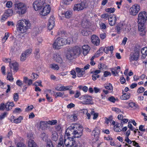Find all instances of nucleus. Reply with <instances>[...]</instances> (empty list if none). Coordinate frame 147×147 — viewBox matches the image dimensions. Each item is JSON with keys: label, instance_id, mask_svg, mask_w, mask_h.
Returning a JSON list of instances; mask_svg holds the SVG:
<instances>
[{"label": "nucleus", "instance_id": "nucleus-1", "mask_svg": "<svg viewBox=\"0 0 147 147\" xmlns=\"http://www.w3.org/2000/svg\"><path fill=\"white\" fill-rule=\"evenodd\" d=\"M83 128L78 124H72L66 130L64 136L62 138L64 143L67 147H73L76 144L73 138L80 137L82 135Z\"/></svg>", "mask_w": 147, "mask_h": 147}, {"label": "nucleus", "instance_id": "nucleus-2", "mask_svg": "<svg viewBox=\"0 0 147 147\" xmlns=\"http://www.w3.org/2000/svg\"><path fill=\"white\" fill-rule=\"evenodd\" d=\"M30 24L28 20L24 19L19 20L16 26L17 30L19 32L24 33L30 28Z\"/></svg>", "mask_w": 147, "mask_h": 147}, {"label": "nucleus", "instance_id": "nucleus-3", "mask_svg": "<svg viewBox=\"0 0 147 147\" xmlns=\"http://www.w3.org/2000/svg\"><path fill=\"white\" fill-rule=\"evenodd\" d=\"M72 40V38L70 37L67 39L59 37L55 40L53 46L55 49H59L61 46L67 44H69Z\"/></svg>", "mask_w": 147, "mask_h": 147}, {"label": "nucleus", "instance_id": "nucleus-4", "mask_svg": "<svg viewBox=\"0 0 147 147\" xmlns=\"http://www.w3.org/2000/svg\"><path fill=\"white\" fill-rule=\"evenodd\" d=\"M81 51V48L78 46H76L69 50L66 55L67 59L69 60L73 59L76 55H79Z\"/></svg>", "mask_w": 147, "mask_h": 147}, {"label": "nucleus", "instance_id": "nucleus-5", "mask_svg": "<svg viewBox=\"0 0 147 147\" xmlns=\"http://www.w3.org/2000/svg\"><path fill=\"white\" fill-rule=\"evenodd\" d=\"M27 9L26 5L23 3H19L15 4V10L17 13L22 15L25 13Z\"/></svg>", "mask_w": 147, "mask_h": 147}, {"label": "nucleus", "instance_id": "nucleus-6", "mask_svg": "<svg viewBox=\"0 0 147 147\" xmlns=\"http://www.w3.org/2000/svg\"><path fill=\"white\" fill-rule=\"evenodd\" d=\"M82 101L81 103L83 105L92 104V99L91 96L87 95L82 96L80 98Z\"/></svg>", "mask_w": 147, "mask_h": 147}, {"label": "nucleus", "instance_id": "nucleus-7", "mask_svg": "<svg viewBox=\"0 0 147 147\" xmlns=\"http://www.w3.org/2000/svg\"><path fill=\"white\" fill-rule=\"evenodd\" d=\"M46 4L44 0H36L33 3V6L35 10L38 11L41 9Z\"/></svg>", "mask_w": 147, "mask_h": 147}, {"label": "nucleus", "instance_id": "nucleus-8", "mask_svg": "<svg viewBox=\"0 0 147 147\" xmlns=\"http://www.w3.org/2000/svg\"><path fill=\"white\" fill-rule=\"evenodd\" d=\"M87 7V5L86 2L83 1L80 3L75 4L73 9L74 11H80L86 8Z\"/></svg>", "mask_w": 147, "mask_h": 147}, {"label": "nucleus", "instance_id": "nucleus-9", "mask_svg": "<svg viewBox=\"0 0 147 147\" xmlns=\"http://www.w3.org/2000/svg\"><path fill=\"white\" fill-rule=\"evenodd\" d=\"M140 5L138 4H136L132 5L129 9L130 15L133 16L136 15L140 10Z\"/></svg>", "mask_w": 147, "mask_h": 147}, {"label": "nucleus", "instance_id": "nucleus-10", "mask_svg": "<svg viewBox=\"0 0 147 147\" xmlns=\"http://www.w3.org/2000/svg\"><path fill=\"white\" fill-rule=\"evenodd\" d=\"M138 22H146L147 20V13L145 11L140 12L138 15Z\"/></svg>", "mask_w": 147, "mask_h": 147}, {"label": "nucleus", "instance_id": "nucleus-11", "mask_svg": "<svg viewBox=\"0 0 147 147\" xmlns=\"http://www.w3.org/2000/svg\"><path fill=\"white\" fill-rule=\"evenodd\" d=\"M14 106V104L13 102H7L6 105L4 103H1L0 105V110H3L5 108L7 111H9L12 109V107Z\"/></svg>", "mask_w": 147, "mask_h": 147}, {"label": "nucleus", "instance_id": "nucleus-12", "mask_svg": "<svg viewBox=\"0 0 147 147\" xmlns=\"http://www.w3.org/2000/svg\"><path fill=\"white\" fill-rule=\"evenodd\" d=\"M43 7L40 12V14L42 16H45L47 15L50 12L51 7L49 5H45Z\"/></svg>", "mask_w": 147, "mask_h": 147}, {"label": "nucleus", "instance_id": "nucleus-13", "mask_svg": "<svg viewBox=\"0 0 147 147\" xmlns=\"http://www.w3.org/2000/svg\"><path fill=\"white\" fill-rule=\"evenodd\" d=\"M53 59L55 61L60 63L62 65H63L64 64L61 55L57 53L54 55Z\"/></svg>", "mask_w": 147, "mask_h": 147}, {"label": "nucleus", "instance_id": "nucleus-14", "mask_svg": "<svg viewBox=\"0 0 147 147\" xmlns=\"http://www.w3.org/2000/svg\"><path fill=\"white\" fill-rule=\"evenodd\" d=\"M27 137L30 139L28 141V146L29 147H37L36 143L32 139L33 138V136L32 134H28Z\"/></svg>", "mask_w": 147, "mask_h": 147}, {"label": "nucleus", "instance_id": "nucleus-15", "mask_svg": "<svg viewBox=\"0 0 147 147\" xmlns=\"http://www.w3.org/2000/svg\"><path fill=\"white\" fill-rule=\"evenodd\" d=\"M55 26L54 18L53 16H51L49 20L48 24V28L50 30H51Z\"/></svg>", "mask_w": 147, "mask_h": 147}, {"label": "nucleus", "instance_id": "nucleus-16", "mask_svg": "<svg viewBox=\"0 0 147 147\" xmlns=\"http://www.w3.org/2000/svg\"><path fill=\"white\" fill-rule=\"evenodd\" d=\"M139 57V53L136 51L134 53H131L130 55L129 60L131 62L132 61H137Z\"/></svg>", "mask_w": 147, "mask_h": 147}, {"label": "nucleus", "instance_id": "nucleus-17", "mask_svg": "<svg viewBox=\"0 0 147 147\" xmlns=\"http://www.w3.org/2000/svg\"><path fill=\"white\" fill-rule=\"evenodd\" d=\"M100 132L99 129L97 128H95L92 132V135L93 136L95 140V141H97L99 137Z\"/></svg>", "mask_w": 147, "mask_h": 147}, {"label": "nucleus", "instance_id": "nucleus-18", "mask_svg": "<svg viewBox=\"0 0 147 147\" xmlns=\"http://www.w3.org/2000/svg\"><path fill=\"white\" fill-rule=\"evenodd\" d=\"M92 42L93 44L96 46H98L100 42L99 38L96 35H93L91 37Z\"/></svg>", "mask_w": 147, "mask_h": 147}, {"label": "nucleus", "instance_id": "nucleus-19", "mask_svg": "<svg viewBox=\"0 0 147 147\" xmlns=\"http://www.w3.org/2000/svg\"><path fill=\"white\" fill-rule=\"evenodd\" d=\"M76 72L77 73V76L79 77H80L83 76L84 74V70L83 68L76 67Z\"/></svg>", "mask_w": 147, "mask_h": 147}, {"label": "nucleus", "instance_id": "nucleus-20", "mask_svg": "<svg viewBox=\"0 0 147 147\" xmlns=\"http://www.w3.org/2000/svg\"><path fill=\"white\" fill-rule=\"evenodd\" d=\"M109 23L111 26H113L115 25L116 21L117 19L115 16L114 15L110 16L109 18Z\"/></svg>", "mask_w": 147, "mask_h": 147}, {"label": "nucleus", "instance_id": "nucleus-21", "mask_svg": "<svg viewBox=\"0 0 147 147\" xmlns=\"http://www.w3.org/2000/svg\"><path fill=\"white\" fill-rule=\"evenodd\" d=\"M9 67L11 69H12L14 71L16 72L18 69V64L16 62H11L9 63Z\"/></svg>", "mask_w": 147, "mask_h": 147}, {"label": "nucleus", "instance_id": "nucleus-22", "mask_svg": "<svg viewBox=\"0 0 147 147\" xmlns=\"http://www.w3.org/2000/svg\"><path fill=\"white\" fill-rule=\"evenodd\" d=\"M83 50V54L84 55H86L90 50V47L87 45H84L82 47Z\"/></svg>", "mask_w": 147, "mask_h": 147}, {"label": "nucleus", "instance_id": "nucleus-23", "mask_svg": "<svg viewBox=\"0 0 147 147\" xmlns=\"http://www.w3.org/2000/svg\"><path fill=\"white\" fill-rule=\"evenodd\" d=\"M47 121H40L39 125V128L43 130H45L47 127Z\"/></svg>", "mask_w": 147, "mask_h": 147}, {"label": "nucleus", "instance_id": "nucleus-24", "mask_svg": "<svg viewBox=\"0 0 147 147\" xmlns=\"http://www.w3.org/2000/svg\"><path fill=\"white\" fill-rule=\"evenodd\" d=\"M23 82L24 83L27 84V86H28L32 84V80L28 79L27 77H24Z\"/></svg>", "mask_w": 147, "mask_h": 147}, {"label": "nucleus", "instance_id": "nucleus-25", "mask_svg": "<svg viewBox=\"0 0 147 147\" xmlns=\"http://www.w3.org/2000/svg\"><path fill=\"white\" fill-rule=\"evenodd\" d=\"M40 137L41 139L45 142L48 141V136L45 133H42L40 135Z\"/></svg>", "mask_w": 147, "mask_h": 147}, {"label": "nucleus", "instance_id": "nucleus-26", "mask_svg": "<svg viewBox=\"0 0 147 147\" xmlns=\"http://www.w3.org/2000/svg\"><path fill=\"white\" fill-rule=\"evenodd\" d=\"M58 136L57 133L55 131H53L52 133L51 139L55 141H56L58 140Z\"/></svg>", "mask_w": 147, "mask_h": 147}, {"label": "nucleus", "instance_id": "nucleus-27", "mask_svg": "<svg viewBox=\"0 0 147 147\" xmlns=\"http://www.w3.org/2000/svg\"><path fill=\"white\" fill-rule=\"evenodd\" d=\"M138 30L139 31H143L145 28V27L144 25V23L145 22H138Z\"/></svg>", "mask_w": 147, "mask_h": 147}, {"label": "nucleus", "instance_id": "nucleus-28", "mask_svg": "<svg viewBox=\"0 0 147 147\" xmlns=\"http://www.w3.org/2000/svg\"><path fill=\"white\" fill-rule=\"evenodd\" d=\"M130 94L127 93L126 94H124L121 96L120 98L122 100H127L128 99L130 98Z\"/></svg>", "mask_w": 147, "mask_h": 147}, {"label": "nucleus", "instance_id": "nucleus-29", "mask_svg": "<svg viewBox=\"0 0 147 147\" xmlns=\"http://www.w3.org/2000/svg\"><path fill=\"white\" fill-rule=\"evenodd\" d=\"M7 78V80L10 82L13 81V78L12 71L11 70H10V71L8 72Z\"/></svg>", "mask_w": 147, "mask_h": 147}, {"label": "nucleus", "instance_id": "nucleus-30", "mask_svg": "<svg viewBox=\"0 0 147 147\" xmlns=\"http://www.w3.org/2000/svg\"><path fill=\"white\" fill-rule=\"evenodd\" d=\"M105 88L109 90V91L112 92L113 90V87L112 84L110 83L107 84L106 86H105Z\"/></svg>", "mask_w": 147, "mask_h": 147}, {"label": "nucleus", "instance_id": "nucleus-31", "mask_svg": "<svg viewBox=\"0 0 147 147\" xmlns=\"http://www.w3.org/2000/svg\"><path fill=\"white\" fill-rule=\"evenodd\" d=\"M90 25V22L86 20L85 21L83 20L82 22V25L84 28H87Z\"/></svg>", "mask_w": 147, "mask_h": 147}, {"label": "nucleus", "instance_id": "nucleus-32", "mask_svg": "<svg viewBox=\"0 0 147 147\" xmlns=\"http://www.w3.org/2000/svg\"><path fill=\"white\" fill-rule=\"evenodd\" d=\"M72 89V86H61V91H64L65 90H70Z\"/></svg>", "mask_w": 147, "mask_h": 147}, {"label": "nucleus", "instance_id": "nucleus-33", "mask_svg": "<svg viewBox=\"0 0 147 147\" xmlns=\"http://www.w3.org/2000/svg\"><path fill=\"white\" fill-rule=\"evenodd\" d=\"M13 11L11 9H8L6 10L5 14L7 16H12L13 14Z\"/></svg>", "mask_w": 147, "mask_h": 147}, {"label": "nucleus", "instance_id": "nucleus-34", "mask_svg": "<svg viewBox=\"0 0 147 147\" xmlns=\"http://www.w3.org/2000/svg\"><path fill=\"white\" fill-rule=\"evenodd\" d=\"M49 67L53 69L58 70L59 67L57 64H51L50 65Z\"/></svg>", "mask_w": 147, "mask_h": 147}, {"label": "nucleus", "instance_id": "nucleus-35", "mask_svg": "<svg viewBox=\"0 0 147 147\" xmlns=\"http://www.w3.org/2000/svg\"><path fill=\"white\" fill-rule=\"evenodd\" d=\"M60 142L58 143L57 147H63L64 143L63 140L61 136L59 138Z\"/></svg>", "mask_w": 147, "mask_h": 147}, {"label": "nucleus", "instance_id": "nucleus-36", "mask_svg": "<svg viewBox=\"0 0 147 147\" xmlns=\"http://www.w3.org/2000/svg\"><path fill=\"white\" fill-rule=\"evenodd\" d=\"M120 127L119 123L117 124L116 125H115L114 127V130L117 132H120L121 131V130L119 128Z\"/></svg>", "mask_w": 147, "mask_h": 147}, {"label": "nucleus", "instance_id": "nucleus-37", "mask_svg": "<svg viewBox=\"0 0 147 147\" xmlns=\"http://www.w3.org/2000/svg\"><path fill=\"white\" fill-rule=\"evenodd\" d=\"M65 16L67 18H70L71 17L72 15V13L70 11H67L64 13Z\"/></svg>", "mask_w": 147, "mask_h": 147}, {"label": "nucleus", "instance_id": "nucleus-38", "mask_svg": "<svg viewBox=\"0 0 147 147\" xmlns=\"http://www.w3.org/2000/svg\"><path fill=\"white\" fill-rule=\"evenodd\" d=\"M122 24H120L116 27L115 29L117 30V32L118 34L121 33V30L122 29Z\"/></svg>", "mask_w": 147, "mask_h": 147}, {"label": "nucleus", "instance_id": "nucleus-39", "mask_svg": "<svg viewBox=\"0 0 147 147\" xmlns=\"http://www.w3.org/2000/svg\"><path fill=\"white\" fill-rule=\"evenodd\" d=\"M141 53L143 55L145 56L147 55V48L144 47L141 50Z\"/></svg>", "mask_w": 147, "mask_h": 147}, {"label": "nucleus", "instance_id": "nucleus-40", "mask_svg": "<svg viewBox=\"0 0 147 147\" xmlns=\"http://www.w3.org/2000/svg\"><path fill=\"white\" fill-rule=\"evenodd\" d=\"M23 119V117L20 116L18 118L14 120H13V122L16 123H19L21 122V121Z\"/></svg>", "mask_w": 147, "mask_h": 147}, {"label": "nucleus", "instance_id": "nucleus-41", "mask_svg": "<svg viewBox=\"0 0 147 147\" xmlns=\"http://www.w3.org/2000/svg\"><path fill=\"white\" fill-rule=\"evenodd\" d=\"M28 57L26 56V55H25V53H22V54L20 57V60L21 61H24Z\"/></svg>", "mask_w": 147, "mask_h": 147}, {"label": "nucleus", "instance_id": "nucleus-42", "mask_svg": "<svg viewBox=\"0 0 147 147\" xmlns=\"http://www.w3.org/2000/svg\"><path fill=\"white\" fill-rule=\"evenodd\" d=\"M47 124L51 125H54L57 123V121L56 120H52L51 121H47Z\"/></svg>", "mask_w": 147, "mask_h": 147}, {"label": "nucleus", "instance_id": "nucleus-43", "mask_svg": "<svg viewBox=\"0 0 147 147\" xmlns=\"http://www.w3.org/2000/svg\"><path fill=\"white\" fill-rule=\"evenodd\" d=\"M129 106L130 107L133 108L134 109L137 108L138 106L133 102H130L129 104Z\"/></svg>", "mask_w": 147, "mask_h": 147}, {"label": "nucleus", "instance_id": "nucleus-44", "mask_svg": "<svg viewBox=\"0 0 147 147\" xmlns=\"http://www.w3.org/2000/svg\"><path fill=\"white\" fill-rule=\"evenodd\" d=\"M32 52V50L31 49H28L25 51L24 53H25V55L28 57L31 53Z\"/></svg>", "mask_w": 147, "mask_h": 147}, {"label": "nucleus", "instance_id": "nucleus-45", "mask_svg": "<svg viewBox=\"0 0 147 147\" xmlns=\"http://www.w3.org/2000/svg\"><path fill=\"white\" fill-rule=\"evenodd\" d=\"M115 10V9L114 8H110L107 9L105 11L109 13H113Z\"/></svg>", "mask_w": 147, "mask_h": 147}, {"label": "nucleus", "instance_id": "nucleus-46", "mask_svg": "<svg viewBox=\"0 0 147 147\" xmlns=\"http://www.w3.org/2000/svg\"><path fill=\"white\" fill-rule=\"evenodd\" d=\"M64 93L63 92H59L55 93V96L56 97H62L64 95Z\"/></svg>", "mask_w": 147, "mask_h": 147}, {"label": "nucleus", "instance_id": "nucleus-47", "mask_svg": "<svg viewBox=\"0 0 147 147\" xmlns=\"http://www.w3.org/2000/svg\"><path fill=\"white\" fill-rule=\"evenodd\" d=\"M47 147H54L52 144L51 141L49 140L48 141H47Z\"/></svg>", "mask_w": 147, "mask_h": 147}, {"label": "nucleus", "instance_id": "nucleus-48", "mask_svg": "<svg viewBox=\"0 0 147 147\" xmlns=\"http://www.w3.org/2000/svg\"><path fill=\"white\" fill-rule=\"evenodd\" d=\"M89 32H90L89 31L88 32L85 29L82 30L81 31L82 34L84 36H87L88 35Z\"/></svg>", "mask_w": 147, "mask_h": 147}, {"label": "nucleus", "instance_id": "nucleus-49", "mask_svg": "<svg viewBox=\"0 0 147 147\" xmlns=\"http://www.w3.org/2000/svg\"><path fill=\"white\" fill-rule=\"evenodd\" d=\"M9 33L8 32L5 33V35L3 38H2V40L4 41V42H5L6 40L7 39L8 37H9Z\"/></svg>", "mask_w": 147, "mask_h": 147}, {"label": "nucleus", "instance_id": "nucleus-50", "mask_svg": "<svg viewBox=\"0 0 147 147\" xmlns=\"http://www.w3.org/2000/svg\"><path fill=\"white\" fill-rule=\"evenodd\" d=\"M34 108V107L32 105L28 106L25 109L26 112H29L32 110Z\"/></svg>", "mask_w": 147, "mask_h": 147}, {"label": "nucleus", "instance_id": "nucleus-51", "mask_svg": "<svg viewBox=\"0 0 147 147\" xmlns=\"http://www.w3.org/2000/svg\"><path fill=\"white\" fill-rule=\"evenodd\" d=\"M19 98V95L17 93H15L13 95V99L14 101L17 102L18 99Z\"/></svg>", "mask_w": 147, "mask_h": 147}, {"label": "nucleus", "instance_id": "nucleus-52", "mask_svg": "<svg viewBox=\"0 0 147 147\" xmlns=\"http://www.w3.org/2000/svg\"><path fill=\"white\" fill-rule=\"evenodd\" d=\"M17 147H26V146L22 142H19L17 144Z\"/></svg>", "mask_w": 147, "mask_h": 147}, {"label": "nucleus", "instance_id": "nucleus-53", "mask_svg": "<svg viewBox=\"0 0 147 147\" xmlns=\"http://www.w3.org/2000/svg\"><path fill=\"white\" fill-rule=\"evenodd\" d=\"M144 91V88L143 87H140L137 90V92L139 93H142Z\"/></svg>", "mask_w": 147, "mask_h": 147}, {"label": "nucleus", "instance_id": "nucleus-54", "mask_svg": "<svg viewBox=\"0 0 147 147\" xmlns=\"http://www.w3.org/2000/svg\"><path fill=\"white\" fill-rule=\"evenodd\" d=\"M6 6L8 8H11L12 7V3L11 1H8L6 3Z\"/></svg>", "mask_w": 147, "mask_h": 147}, {"label": "nucleus", "instance_id": "nucleus-55", "mask_svg": "<svg viewBox=\"0 0 147 147\" xmlns=\"http://www.w3.org/2000/svg\"><path fill=\"white\" fill-rule=\"evenodd\" d=\"M104 51V48L103 47H101L100 48L99 50L96 53L98 55H99L101 53H102Z\"/></svg>", "mask_w": 147, "mask_h": 147}, {"label": "nucleus", "instance_id": "nucleus-56", "mask_svg": "<svg viewBox=\"0 0 147 147\" xmlns=\"http://www.w3.org/2000/svg\"><path fill=\"white\" fill-rule=\"evenodd\" d=\"M112 111L116 112V113H119L120 112H121L120 109H119L118 108H116V107L112 108Z\"/></svg>", "mask_w": 147, "mask_h": 147}, {"label": "nucleus", "instance_id": "nucleus-57", "mask_svg": "<svg viewBox=\"0 0 147 147\" xmlns=\"http://www.w3.org/2000/svg\"><path fill=\"white\" fill-rule=\"evenodd\" d=\"M41 81L39 80L38 82H35L34 84L36 86H40L42 87V86L41 84Z\"/></svg>", "mask_w": 147, "mask_h": 147}, {"label": "nucleus", "instance_id": "nucleus-58", "mask_svg": "<svg viewBox=\"0 0 147 147\" xmlns=\"http://www.w3.org/2000/svg\"><path fill=\"white\" fill-rule=\"evenodd\" d=\"M16 83L17 85L20 87H21L22 85L23 84L22 82L19 80H18L17 81Z\"/></svg>", "mask_w": 147, "mask_h": 147}, {"label": "nucleus", "instance_id": "nucleus-59", "mask_svg": "<svg viewBox=\"0 0 147 147\" xmlns=\"http://www.w3.org/2000/svg\"><path fill=\"white\" fill-rule=\"evenodd\" d=\"M108 99L109 101L113 102H115L116 100L115 98L113 96L109 97Z\"/></svg>", "mask_w": 147, "mask_h": 147}, {"label": "nucleus", "instance_id": "nucleus-60", "mask_svg": "<svg viewBox=\"0 0 147 147\" xmlns=\"http://www.w3.org/2000/svg\"><path fill=\"white\" fill-rule=\"evenodd\" d=\"M71 74L73 76V78H75L76 77V73L75 70H72L70 71Z\"/></svg>", "mask_w": 147, "mask_h": 147}, {"label": "nucleus", "instance_id": "nucleus-61", "mask_svg": "<svg viewBox=\"0 0 147 147\" xmlns=\"http://www.w3.org/2000/svg\"><path fill=\"white\" fill-rule=\"evenodd\" d=\"M99 75H96L94 74H93L92 75V80L95 81L97 79L96 78H99Z\"/></svg>", "mask_w": 147, "mask_h": 147}, {"label": "nucleus", "instance_id": "nucleus-62", "mask_svg": "<svg viewBox=\"0 0 147 147\" xmlns=\"http://www.w3.org/2000/svg\"><path fill=\"white\" fill-rule=\"evenodd\" d=\"M111 73L108 71H105L104 74V76L105 77H107L109 76H111Z\"/></svg>", "mask_w": 147, "mask_h": 147}, {"label": "nucleus", "instance_id": "nucleus-63", "mask_svg": "<svg viewBox=\"0 0 147 147\" xmlns=\"http://www.w3.org/2000/svg\"><path fill=\"white\" fill-rule=\"evenodd\" d=\"M38 75L37 74H35L34 73H32L31 76L32 78L34 80L38 78Z\"/></svg>", "mask_w": 147, "mask_h": 147}, {"label": "nucleus", "instance_id": "nucleus-64", "mask_svg": "<svg viewBox=\"0 0 147 147\" xmlns=\"http://www.w3.org/2000/svg\"><path fill=\"white\" fill-rule=\"evenodd\" d=\"M22 111L21 109L20 108H16L13 112L14 113H20Z\"/></svg>", "mask_w": 147, "mask_h": 147}]
</instances>
